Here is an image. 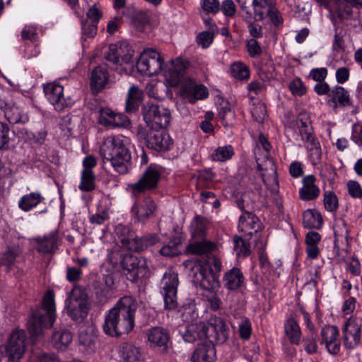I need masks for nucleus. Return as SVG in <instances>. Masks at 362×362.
I'll return each mask as SVG.
<instances>
[{"instance_id":"nucleus-50","label":"nucleus","mask_w":362,"mask_h":362,"mask_svg":"<svg viewBox=\"0 0 362 362\" xmlns=\"http://www.w3.org/2000/svg\"><path fill=\"white\" fill-rule=\"evenodd\" d=\"M181 243L180 239L175 238L170 240L168 243L163 246L159 252L160 255L166 257H173L178 254V245Z\"/></svg>"},{"instance_id":"nucleus-17","label":"nucleus","mask_w":362,"mask_h":362,"mask_svg":"<svg viewBox=\"0 0 362 362\" xmlns=\"http://www.w3.org/2000/svg\"><path fill=\"white\" fill-rule=\"evenodd\" d=\"M207 341L223 344L228 339V329L225 322L220 317H211L209 321Z\"/></svg>"},{"instance_id":"nucleus-42","label":"nucleus","mask_w":362,"mask_h":362,"mask_svg":"<svg viewBox=\"0 0 362 362\" xmlns=\"http://www.w3.org/2000/svg\"><path fill=\"white\" fill-rule=\"evenodd\" d=\"M309 152L310 159L313 165H316L321 159V149L317 139L313 138L305 141Z\"/></svg>"},{"instance_id":"nucleus-4","label":"nucleus","mask_w":362,"mask_h":362,"mask_svg":"<svg viewBox=\"0 0 362 362\" xmlns=\"http://www.w3.org/2000/svg\"><path fill=\"white\" fill-rule=\"evenodd\" d=\"M221 269V262L219 258L212 255H207L206 264L200 262L194 263L191 269L192 281L204 290H213L218 286V281L213 273L214 270L220 272Z\"/></svg>"},{"instance_id":"nucleus-55","label":"nucleus","mask_w":362,"mask_h":362,"mask_svg":"<svg viewBox=\"0 0 362 362\" xmlns=\"http://www.w3.org/2000/svg\"><path fill=\"white\" fill-rule=\"evenodd\" d=\"M187 93L192 97L190 99L191 103H194L197 100H202L208 96L207 88L204 85H199L189 88Z\"/></svg>"},{"instance_id":"nucleus-11","label":"nucleus","mask_w":362,"mask_h":362,"mask_svg":"<svg viewBox=\"0 0 362 362\" xmlns=\"http://www.w3.org/2000/svg\"><path fill=\"white\" fill-rule=\"evenodd\" d=\"M121 267L127 279L132 282H136L139 278L148 276V267L144 257L124 255L121 261Z\"/></svg>"},{"instance_id":"nucleus-7","label":"nucleus","mask_w":362,"mask_h":362,"mask_svg":"<svg viewBox=\"0 0 362 362\" xmlns=\"http://www.w3.org/2000/svg\"><path fill=\"white\" fill-rule=\"evenodd\" d=\"M141 111L148 129H166L170 122V112L163 105L146 102L142 107Z\"/></svg>"},{"instance_id":"nucleus-13","label":"nucleus","mask_w":362,"mask_h":362,"mask_svg":"<svg viewBox=\"0 0 362 362\" xmlns=\"http://www.w3.org/2000/svg\"><path fill=\"white\" fill-rule=\"evenodd\" d=\"M160 168L156 165H150L144 172L139 180L129 185L133 195L144 193L155 189L160 178Z\"/></svg>"},{"instance_id":"nucleus-57","label":"nucleus","mask_w":362,"mask_h":362,"mask_svg":"<svg viewBox=\"0 0 362 362\" xmlns=\"http://www.w3.org/2000/svg\"><path fill=\"white\" fill-rule=\"evenodd\" d=\"M288 88L293 95L302 96L306 93V88L300 78H296L291 81Z\"/></svg>"},{"instance_id":"nucleus-21","label":"nucleus","mask_w":362,"mask_h":362,"mask_svg":"<svg viewBox=\"0 0 362 362\" xmlns=\"http://www.w3.org/2000/svg\"><path fill=\"white\" fill-rule=\"evenodd\" d=\"M265 165L264 168L262 164L257 163V170L260 172L262 181L273 193H276L279 186L276 166L270 159L266 160Z\"/></svg>"},{"instance_id":"nucleus-59","label":"nucleus","mask_w":362,"mask_h":362,"mask_svg":"<svg viewBox=\"0 0 362 362\" xmlns=\"http://www.w3.org/2000/svg\"><path fill=\"white\" fill-rule=\"evenodd\" d=\"M21 38L23 40L35 41L37 38V28L35 25H25L21 33Z\"/></svg>"},{"instance_id":"nucleus-33","label":"nucleus","mask_w":362,"mask_h":362,"mask_svg":"<svg viewBox=\"0 0 362 362\" xmlns=\"http://www.w3.org/2000/svg\"><path fill=\"white\" fill-rule=\"evenodd\" d=\"M159 241L157 235L150 234L141 238L134 235L132 240L129 243V250L141 252L146 250L148 247L154 245Z\"/></svg>"},{"instance_id":"nucleus-28","label":"nucleus","mask_w":362,"mask_h":362,"mask_svg":"<svg viewBox=\"0 0 362 362\" xmlns=\"http://www.w3.org/2000/svg\"><path fill=\"white\" fill-rule=\"evenodd\" d=\"M223 281L227 289L235 291L244 286L245 277L239 268L233 267L224 274Z\"/></svg>"},{"instance_id":"nucleus-19","label":"nucleus","mask_w":362,"mask_h":362,"mask_svg":"<svg viewBox=\"0 0 362 362\" xmlns=\"http://www.w3.org/2000/svg\"><path fill=\"white\" fill-rule=\"evenodd\" d=\"M320 6L336 13L340 19H348L352 14V8L348 0H315Z\"/></svg>"},{"instance_id":"nucleus-25","label":"nucleus","mask_w":362,"mask_h":362,"mask_svg":"<svg viewBox=\"0 0 362 362\" xmlns=\"http://www.w3.org/2000/svg\"><path fill=\"white\" fill-rule=\"evenodd\" d=\"M209 327L204 322L189 325L182 334V338L186 342L194 343L197 340L207 339Z\"/></svg>"},{"instance_id":"nucleus-53","label":"nucleus","mask_w":362,"mask_h":362,"mask_svg":"<svg viewBox=\"0 0 362 362\" xmlns=\"http://www.w3.org/2000/svg\"><path fill=\"white\" fill-rule=\"evenodd\" d=\"M338 335L339 330L335 326H325L321 331L322 339L325 344L337 339Z\"/></svg>"},{"instance_id":"nucleus-49","label":"nucleus","mask_w":362,"mask_h":362,"mask_svg":"<svg viewBox=\"0 0 362 362\" xmlns=\"http://www.w3.org/2000/svg\"><path fill=\"white\" fill-rule=\"evenodd\" d=\"M207 221L201 216H196L191 223L193 236H203L206 227Z\"/></svg>"},{"instance_id":"nucleus-26","label":"nucleus","mask_w":362,"mask_h":362,"mask_svg":"<svg viewBox=\"0 0 362 362\" xmlns=\"http://www.w3.org/2000/svg\"><path fill=\"white\" fill-rule=\"evenodd\" d=\"M169 339V332L163 327H154L148 331V340L153 347H160L165 351Z\"/></svg>"},{"instance_id":"nucleus-46","label":"nucleus","mask_w":362,"mask_h":362,"mask_svg":"<svg viewBox=\"0 0 362 362\" xmlns=\"http://www.w3.org/2000/svg\"><path fill=\"white\" fill-rule=\"evenodd\" d=\"M234 155V150L231 145L218 147L211 157L212 160L225 162L230 159Z\"/></svg>"},{"instance_id":"nucleus-39","label":"nucleus","mask_w":362,"mask_h":362,"mask_svg":"<svg viewBox=\"0 0 362 362\" xmlns=\"http://www.w3.org/2000/svg\"><path fill=\"white\" fill-rule=\"evenodd\" d=\"M72 341L71 333L66 329L55 331L52 334V342L57 349H64Z\"/></svg>"},{"instance_id":"nucleus-5","label":"nucleus","mask_w":362,"mask_h":362,"mask_svg":"<svg viewBox=\"0 0 362 362\" xmlns=\"http://www.w3.org/2000/svg\"><path fill=\"white\" fill-rule=\"evenodd\" d=\"M65 310L67 315L76 322L81 323L85 320L89 306L88 295L83 287H73L66 299Z\"/></svg>"},{"instance_id":"nucleus-18","label":"nucleus","mask_w":362,"mask_h":362,"mask_svg":"<svg viewBox=\"0 0 362 362\" xmlns=\"http://www.w3.org/2000/svg\"><path fill=\"white\" fill-rule=\"evenodd\" d=\"M344 346L347 349L356 348L361 340V326L352 319H349L343 328Z\"/></svg>"},{"instance_id":"nucleus-34","label":"nucleus","mask_w":362,"mask_h":362,"mask_svg":"<svg viewBox=\"0 0 362 362\" xmlns=\"http://www.w3.org/2000/svg\"><path fill=\"white\" fill-rule=\"evenodd\" d=\"M296 124L303 141L315 137L313 134L311 122L307 113L300 112L297 117Z\"/></svg>"},{"instance_id":"nucleus-31","label":"nucleus","mask_w":362,"mask_h":362,"mask_svg":"<svg viewBox=\"0 0 362 362\" xmlns=\"http://www.w3.org/2000/svg\"><path fill=\"white\" fill-rule=\"evenodd\" d=\"M143 100V91L135 85L130 86L126 99L125 111L127 112H136Z\"/></svg>"},{"instance_id":"nucleus-48","label":"nucleus","mask_w":362,"mask_h":362,"mask_svg":"<svg viewBox=\"0 0 362 362\" xmlns=\"http://www.w3.org/2000/svg\"><path fill=\"white\" fill-rule=\"evenodd\" d=\"M230 72L233 77L240 80L247 79L250 76V71L247 66L240 62H234L231 64Z\"/></svg>"},{"instance_id":"nucleus-40","label":"nucleus","mask_w":362,"mask_h":362,"mask_svg":"<svg viewBox=\"0 0 362 362\" xmlns=\"http://www.w3.org/2000/svg\"><path fill=\"white\" fill-rule=\"evenodd\" d=\"M119 356L126 362H136L141 354L139 349L130 344H124L119 349Z\"/></svg>"},{"instance_id":"nucleus-44","label":"nucleus","mask_w":362,"mask_h":362,"mask_svg":"<svg viewBox=\"0 0 362 362\" xmlns=\"http://www.w3.org/2000/svg\"><path fill=\"white\" fill-rule=\"evenodd\" d=\"M115 233L119 237L122 247L129 249V243L133 240L134 234L130 230L129 228L123 225L118 224L115 227Z\"/></svg>"},{"instance_id":"nucleus-12","label":"nucleus","mask_w":362,"mask_h":362,"mask_svg":"<svg viewBox=\"0 0 362 362\" xmlns=\"http://www.w3.org/2000/svg\"><path fill=\"white\" fill-rule=\"evenodd\" d=\"M179 284L178 275L172 270L166 272L162 279L160 293L164 298L165 309L173 310L176 308L177 291Z\"/></svg>"},{"instance_id":"nucleus-16","label":"nucleus","mask_w":362,"mask_h":362,"mask_svg":"<svg viewBox=\"0 0 362 362\" xmlns=\"http://www.w3.org/2000/svg\"><path fill=\"white\" fill-rule=\"evenodd\" d=\"M34 247L42 254H53L57 252L60 242L59 231L54 230L43 236L33 238Z\"/></svg>"},{"instance_id":"nucleus-6","label":"nucleus","mask_w":362,"mask_h":362,"mask_svg":"<svg viewBox=\"0 0 362 362\" xmlns=\"http://www.w3.org/2000/svg\"><path fill=\"white\" fill-rule=\"evenodd\" d=\"M242 13L250 11V7H253V19L255 21H260L266 17H269L275 26L282 23L283 20L276 8L269 3L267 0H238Z\"/></svg>"},{"instance_id":"nucleus-62","label":"nucleus","mask_w":362,"mask_h":362,"mask_svg":"<svg viewBox=\"0 0 362 362\" xmlns=\"http://www.w3.org/2000/svg\"><path fill=\"white\" fill-rule=\"evenodd\" d=\"M86 16L91 23L98 25L103 16V12L96 4H94L89 8Z\"/></svg>"},{"instance_id":"nucleus-23","label":"nucleus","mask_w":362,"mask_h":362,"mask_svg":"<svg viewBox=\"0 0 362 362\" xmlns=\"http://www.w3.org/2000/svg\"><path fill=\"white\" fill-rule=\"evenodd\" d=\"M216 351L214 343L204 341L197 345L192 355V362H214Z\"/></svg>"},{"instance_id":"nucleus-24","label":"nucleus","mask_w":362,"mask_h":362,"mask_svg":"<svg viewBox=\"0 0 362 362\" xmlns=\"http://www.w3.org/2000/svg\"><path fill=\"white\" fill-rule=\"evenodd\" d=\"M327 103L336 111L338 107L351 105V98L348 90L340 86H335L330 92Z\"/></svg>"},{"instance_id":"nucleus-54","label":"nucleus","mask_w":362,"mask_h":362,"mask_svg":"<svg viewBox=\"0 0 362 362\" xmlns=\"http://www.w3.org/2000/svg\"><path fill=\"white\" fill-rule=\"evenodd\" d=\"M98 113V123L104 127H111L115 112L108 107H103Z\"/></svg>"},{"instance_id":"nucleus-22","label":"nucleus","mask_w":362,"mask_h":362,"mask_svg":"<svg viewBox=\"0 0 362 362\" xmlns=\"http://www.w3.org/2000/svg\"><path fill=\"white\" fill-rule=\"evenodd\" d=\"M238 228L241 232L252 236L262 229V223L255 214L244 211L239 218Z\"/></svg>"},{"instance_id":"nucleus-38","label":"nucleus","mask_w":362,"mask_h":362,"mask_svg":"<svg viewBox=\"0 0 362 362\" xmlns=\"http://www.w3.org/2000/svg\"><path fill=\"white\" fill-rule=\"evenodd\" d=\"M284 328L291 343L298 344L300 341L301 332L297 322L293 318H289L286 321Z\"/></svg>"},{"instance_id":"nucleus-56","label":"nucleus","mask_w":362,"mask_h":362,"mask_svg":"<svg viewBox=\"0 0 362 362\" xmlns=\"http://www.w3.org/2000/svg\"><path fill=\"white\" fill-rule=\"evenodd\" d=\"M323 202L325 209L329 211H335L338 208V199L333 192H325Z\"/></svg>"},{"instance_id":"nucleus-45","label":"nucleus","mask_w":362,"mask_h":362,"mask_svg":"<svg viewBox=\"0 0 362 362\" xmlns=\"http://www.w3.org/2000/svg\"><path fill=\"white\" fill-rule=\"evenodd\" d=\"M243 18L247 22L248 31L252 38H259L262 37V26L255 24L253 19L252 12L247 11L245 13H242Z\"/></svg>"},{"instance_id":"nucleus-37","label":"nucleus","mask_w":362,"mask_h":362,"mask_svg":"<svg viewBox=\"0 0 362 362\" xmlns=\"http://www.w3.org/2000/svg\"><path fill=\"white\" fill-rule=\"evenodd\" d=\"M322 218L320 214L315 210L308 209L303 215V223L307 228H319L322 224Z\"/></svg>"},{"instance_id":"nucleus-20","label":"nucleus","mask_w":362,"mask_h":362,"mask_svg":"<svg viewBox=\"0 0 362 362\" xmlns=\"http://www.w3.org/2000/svg\"><path fill=\"white\" fill-rule=\"evenodd\" d=\"M46 98L57 111H62L66 105L64 96V88L56 83H49L44 86Z\"/></svg>"},{"instance_id":"nucleus-9","label":"nucleus","mask_w":362,"mask_h":362,"mask_svg":"<svg viewBox=\"0 0 362 362\" xmlns=\"http://www.w3.org/2000/svg\"><path fill=\"white\" fill-rule=\"evenodd\" d=\"M136 66L141 74L152 76L163 70V59L156 49L148 48L141 53Z\"/></svg>"},{"instance_id":"nucleus-8","label":"nucleus","mask_w":362,"mask_h":362,"mask_svg":"<svg viewBox=\"0 0 362 362\" xmlns=\"http://www.w3.org/2000/svg\"><path fill=\"white\" fill-rule=\"evenodd\" d=\"M136 134L144 141L148 148L157 151H167L173 144V140L165 132V129H147L142 126H139Z\"/></svg>"},{"instance_id":"nucleus-51","label":"nucleus","mask_w":362,"mask_h":362,"mask_svg":"<svg viewBox=\"0 0 362 362\" xmlns=\"http://www.w3.org/2000/svg\"><path fill=\"white\" fill-rule=\"evenodd\" d=\"M218 116L224 127H228L233 125L235 119V113L228 105L220 108Z\"/></svg>"},{"instance_id":"nucleus-43","label":"nucleus","mask_w":362,"mask_h":362,"mask_svg":"<svg viewBox=\"0 0 362 362\" xmlns=\"http://www.w3.org/2000/svg\"><path fill=\"white\" fill-rule=\"evenodd\" d=\"M95 177L93 170H83L78 188L83 192H90L95 188Z\"/></svg>"},{"instance_id":"nucleus-15","label":"nucleus","mask_w":362,"mask_h":362,"mask_svg":"<svg viewBox=\"0 0 362 362\" xmlns=\"http://www.w3.org/2000/svg\"><path fill=\"white\" fill-rule=\"evenodd\" d=\"M0 108L4 110V115L11 124H25L28 122L27 114L18 106L11 104V100L6 96L0 98Z\"/></svg>"},{"instance_id":"nucleus-41","label":"nucleus","mask_w":362,"mask_h":362,"mask_svg":"<svg viewBox=\"0 0 362 362\" xmlns=\"http://www.w3.org/2000/svg\"><path fill=\"white\" fill-rule=\"evenodd\" d=\"M21 254L18 246L8 247L0 257V264L10 267L16 262V259Z\"/></svg>"},{"instance_id":"nucleus-1","label":"nucleus","mask_w":362,"mask_h":362,"mask_svg":"<svg viewBox=\"0 0 362 362\" xmlns=\"http://www.w3.org/2000/svg\"><path fill=\"white\" fill-rule=\"evenodd\" d=\"M137 303L132 296L121 298L106 314L103 325L104 332L114 337L129 333L135 325Z\"/></svg>"},{"instance_id":"nucleus-61","label":"nucleus","mask_w":362,"mask_h":362,"mask_svg":"<svg viewBox=\"0 0 362 362\" xmlns=\"http://www.w3.org/2000/svg\"><path fill=\"white\" fill-rule=\"evenodd\" d=\"M112 122L111 127H127L131 124L130 119L127 115L117 112H115Z\"/></svg>"},{"instance_id":"nucleus-29","label":"nucleus","mask_w":362,"mask_h":362,"mask_svg":"<svg viewBox=\"0 0 362 362\" xmlns=\"http://www.w3.org/2000/svg\"><path fill=\"white\" fill-rule=\"evenodd\" d=\"M156 206L153 200L146 198L132 206V211L139 221H145L153 213Z\"/></svg>"},{"instance_id":"nucleus-47","label":"nucleus","mask_w":362,"mask_h":362,"mask_svg":"<svg viewBox=\"0 0 362 362\" xmlns=\"http://www.w3.org/2000/svg\"><path fill=\"white\" fill-rule=\"evenodd\" d=\"M233 250L237 257H247L250 254V245L241 237L235 235L233 238Z\"/></svg>"},{"instance_id":"nucleus-63","label":"nucleus","mask_w":362,"mask_h":362,"mask_svg":"<svg viewBox=\"0 0 362 362\" xmlns=\"http://www.w3.org/2000/svg\"><path fill=\"white\" fill-rule=\"evenodd\" d=\"M247 49L249 55L252 57H259L262 51L259 42L254 38L247 40Z\"/></svg>"},{"instance_id":"nucleus-30","label":"nucleus","mask_w":362,"mask_h":362,"mask_svg":"<svg viewBox=\"0 0 362 362\" xmlns=\"http://www.w3.org/2000/svg\"><path fill=\"white\" fill-rule=\"evenodd\" d=\"M108 81V73L102 66L95 67L90 77V87L93 93H98L101 91Z\"/></svg>"},{"instance_id":"nucleus-60","label":"nucleus","mask_w":362,"mask_h":362,"mask_svg":"<svg viewBox=\"0 0 362 362\" xmlns=\"http://www.w3.org/2000/svg\"><path fill=\"white\" fill-rule=\"evenodd\" d=\"M81 26L83 37H93L96 35L98 25L86 20L81 21Z\"/></svg>"},{"instance_id":"nucleus-14","label":"nucleus","mask_w":362,"mask_h":362,"mask_svg":"<svg viewBox=\"0 0 362 362\" xmlns=\"http://www.w3.org/2000/svg\"><path fill=\"white\" fill-rule=\"evenodd\" d=\"M26 334L22 329L13 331L7 340L6 352L8 362H18L25 350Z\"/></svg>"},{"instance_id":"nucleus-58","label":"nucleus","mask_w":362,"mask_h":362,"mask_svg":"<svg viewBox=\"0 0 362 362\" xmlns=\"http://www.w3.org/2000/svg\"><path fill=\"white\" fill-rule=\"evenodd\" d=\"M164 76L171 86H177L182 77L181 75L168 65H165V69H164Z\"/></svg>"},{"instance_id":"nucleus-52","label":"nucleus","mask_w":362,"mask_h":362,"mask_svg":"<svg viewBox=\"0 0 362 362\" xmlns=\"http://www.w3.org/2000/svg\"><path fill=\"white\" fill-rule=\"evenodd\" d=\"M251 114L255 119L258 123H262L267 115V108L265 105L258 101L257 103H254L252 108L251 109Z\"/></svg>"},{"instance_id":"nucleus-64","label":"nucleus","mask_w":362,"mask_h":362,"mask_svg":"<svg viewBox=\"0 0 362 362\" xmlns=\"http://www.w3.org/2000/svg\"><path fill=\"white\" fill-rule=\"evenodd\" d=\"M349 194L354 198L362 199V187L356 181L350 180L347 183Z\"/></svg>"},{"instance_id":"nucleus-35","label":"nucleus","mask_w":362,"mask_h":362,"mask_svg":"<svg viewBox=\"0 0 362 362\" xmlns=\"http://www.w3.org/2000/svg\"><path fill=\"white\" fill-rule=\"evenodd\" d=\"M96 334L93 327H82L78 333V344L84 350L91 349L95 344Z\"/></svg>"},{"instance_id":"nucleus-2","label":"nucleus","mask_w":362,"mask_h":362,"mask_svg":"<svg viewBox=\"0 0 362 362\" xmlns=\"http://www.w3.org/2000/svg\"><path fill=\"white\" fill-rule=\"evenodd\" d=\"M100 154L105 167H112L119 175L129 173L132 155L127 137L120 134L107 136L100 148Z\"/></svg>"},{"instance_id":"nucleus-10","label":"nucleus","mask_w":362,"mask_h":362,"mask_svg":"<svg viewBox=\"0 0 362 362\" xmlns=\"http://www.w3.org/2000/svg\"><path fill=\"white\" fill-rule=\"evenodd\" d=\"M134 50L127 43L111 44L104 53L106 64L117 70L122 64H129L132 61Z\"/></svg>"},{"instance_id":"nucleus-27","label":"nucleus","mask_w":362,"mask_h":362,"mask_svg":"<svg viewBox=\"0 0 362 362\" xmlns=\"http://www.w3.org/2000/svg\"><path fill=\"white\" fill-rule=\"evenodd\" d=\"M316 178L310 175L303 177V186L299 190L300 198L302 200L308 201L316 199L320 192L319 187L315 185Z\"/></svg>"},{"instance_id":"nucleus-32","label":"nucleus","mask_w":362,"mask_h":362,"mask_svg":"<svg viewBox=\"0 0 362 362\" xmlns=\"http://www.w3.org/2000/svg\"><path fill=\"white\" fill-rule=\"evenodd\" d=\"M44 200L45 198L40 192H33L22 196L18 200V206L22 211L28 212L35 208Z\"/></svg>"},{"instance_id":"nucleus-36","label":"nucleus","mask_w":362,"mask_h":362,"mask_svg":"<svg viewBox=\"0 0 362 362\" xmlns=\"http://www.w3.org/2000/svg\"><path fill=\"white\" fill-rule=\"evenodd\" d=\"M216 248L214 243L203 240L194 243H191L187 246L188 252L192 255H206L212 252Z\"/></svg>"},{"instance_id":"nucleus-3","label":"nucleus","mask_w":362,"mask_h":362,"mask_svg":"<svg viewBox=\"0 0 362 362\" xmlns=\"http://www.w3.org/2000/svg\"><path fill=\"white\" fill-rule=\"evenodd\" d=\"M55 321V304L52 291H47L42 305L33 312L28 322V329L33 338H37L42 329L51 327Z\"/></svg>"}]
</instances>
